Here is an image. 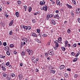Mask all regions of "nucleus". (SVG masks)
<instances>
[{"mask_svg": "<svg viewBox=\"0 0 80 80\" xmlns=\"http://www.w3.org/2000/svg\"><path fill=\"white\" fill-rule=\"evenodd\" d=\"M53 14H49V15H48L46 17V19L47 20H49L50 18H51L52 17H53Z\"/></svg>", "mask_w": 80, "mask_h": 80, "instance_id": "obj_1", "label": "nucleus"}, {"mask_svg": "<svg viewBox=\"0 0 80 80\" xmlns=\"http://www.w3.org/2000/svg\"><path fill=\"white\" fill-rule=\"evenodd\" d=\"M27 52L29 53V55H32L33 54V51L32 50H30L29 49H28L26 50Z\"/></svg>", "mask_w": 80, "mask_h": 80, "instance_id": "obj_2", "label": "nucleus"}, {"mask_svg": "<svg viewBox=\"0 0 80 80\" xmlns=\"http://www.w3.org/2000/svg\"><path fill=\"white\" fill-rule=\"evenodd\" d=\"M47 8H48V7L47 6H46V4L45 5V6H44L43 8H42V10H44L45 12L47 11Z\"/></svg>", "mask_w": 80, "mask_h": 80, "instance_id": "obj_3", "label": "nucleus"}, {"mask_svg": "<svg viewBox=\"0 0 80 80\" xmlns=\"http://www.w3.org/2000/svg\"><path fill=\"white\" fill-rule=\"evenodd\" d=\"M45 3V1L44 0L42 1H41L40 2V4L41 5H43Z\"/></svg>", "mask_w": 80, "mask_h": 80, "instance_id": "obj_4", "label": "nucleus"}, {"mask_svg": "<svg viewBox=\"0 0 80 80\" xmlns=\"http://www.w3.org/2000/svg\"><path fill=\"white\" fill-rule=\"evenodd\" d=\"M22 77H23V75L22 74H19L18 76V78L19 80H21L22 78Z\"/></svg>", "mask_w": 80, "mask_h": 80, "instance_id": "obj_5", "label": "nucleus"}, {"mask_svg": "<svg viewBox=\"0 0 80 80\" xmlns=\"http://www.w3.org/2000/svg\"><path fill=\"white\" fill-rule=\"evenodd\" d=\"M5 67V63H2L0 65V67L1 68H3V67Z\"/></svg>", "mask_w": 80, "mask_h": 80, "instance_id": "obj_6", "label": "nucleus"}, {"mask_svg": "<svg viewBox=\"0 0 80 80\" xmlns=\"http://www.w3.org/2000/svg\"><path fill=\"white\" fill-rule=\"evenodd\" d=\"M48 32H46V33H45L42 35L43 37H47L48 36Z\"/></svg>", "mask_w": 80, "mask_h": 80, "instance_id": "obj_7", "label": "nucleus"}, {"mask_svg": "<svg viewBox=\"0 0 80 80\" xmlns=\"http://www.w3.org/2000/svg\"><path fill=\"white\" fill-rule=\"evenodd\" d=\"M64 68H65V65H62L60 67V70H62V69H63Z\"/></svg>", "mask_w": 80, "mask_h": 80, "instance_id": "obj_8", "label": "nucleus"}, {"mask_svg": "<svg viewBox=\"0 0 80 80\" xmlns=\"http://www.w3.org/2000/svg\"><path fill=\"white\" fill-rule=\"evenodd\" d=\"M54 18H55L56 19H57H57H59V18H58V17H59V16H58V14H56L55 15H54Z\"/></svg>", "mask_w": 80, "mask_h": 80, "instance_id": "obj_9", "label": "nucleus"}, {"mask_svg": "<svg viewBox=\"0 0 80 80\" xmlns=\"http://www.w3.org/2000/svg\"><path fill=\"white\" fill-rule=\"evenodd\" d=\"M48 54H49V55H53L54 52H53V51H51V52H49Z\"/></svg>", "mask_w": 80, "mask_h": 80, "instance_id": "obj_10", "label": "nucleus"}, {"mask_svg": "<svg viewBox=\"0 0 80 80\" xmlns=\"http://www.w3.org/2000/svg\"><path fill=\"white\" fill-rule=\"evenodd\" d=\"M79 10L80 9H79V8H78L76 10V13H77V14H78V13H80V11Z\"/></svg>", "mask_w": 80, "mask_h": 80, "instance_id": "obj_11", "label": "nucleus"}, {"mask_svg": "<svg viewBox=\"0 0 80 80\" xmlns=\"http://www.w3.org/2000/svg\"><path fill=\"white\" fill-rule=\"evenodd\" d=\"M60 2L59 0H56V4H57V5H60Z\"/></svg>", "mask_w": 80, "mask_h": 80, "instance_id": "obj_12", "label": "nucleus"}, {"mask_svg": "<svg viewBox=\"0 0 80 80\" xmlns=\"http://www.w3.org/2000/svg\"><path fill=\"white\" fill-rule=\"evenodd\" d=\"M51 22L53 25H56V22H55L54 20L52 19L51 20Z\"/></svg>", "mask_w": 80, "mask_h": 80, "instance_id": "obj_13", "label": "nucleus"}, {"mask_svg": "<svg viewBox=\"0 0 80 80\" xmlns=\"http://www.w3.org/2000/svg\"><path fill=\"white\" fill-rule=\"evenodd\" d=\"M66 6H67V7H68V8H69V9H71V8H72V6L69 5L68 4H67L66 5Z\"/></svg>", "mask_w": 80, "mask_h": 80, "instance_id": "obj_14", "label": "nucleus"}, {"mask_svg": "<svg viewBox=\"0 0 80 80\" xmlns=\"http://www.w3.org/2000/svg\"><path fill=\"white\" fill-rule=\"evenodd\" d=\"M32 37H37V34L35 33H32Z\"/></svg>", "mask_w": 80, "mask_h": 80, "instance_id": "obj_15", "label": "nucleus"}, {"mask_svg": "<svg viewBox=\"0 0 80 80\" xmlns=\"http://www.w3.org/2000/svg\"><path fill=\"white\" fill-rule=\"evenodd\" d=\"M5 50L6 51H7V50H8V51H9V50H10V48L8 47H5Z\"/></svg>", "mask_w": 80, "mask_h": 80, "instance_id": "obj_16", "label": "nucleus"}, {"mask_svg": "<svg viewBox=\"0 0 80 80\" xmlns=\"http://www.w3.org/2000/svg\"><path fill=\"white\" fill-rule=\"evenodd\" d=\"M15 15H16L17 17H19V13L18 12H16L15 13Z\"/></svg>", "mask_w": 80, "mask_h": 80, "instance_id": "obj_17", "label": "nucleus"}, {"mask_svg": "<svg viewBox=\"0 0 80 80\" xmlns=\"http://www.w3.org/2000/svg\"><path fill=\"white\" fill-rule=\"evenodd\" d=\"M78 58H75L73 60V62H77L78 60Z\"/></svg>", "mask_w": 80, "mask_h": 80, "instance_id": "obj_18", "label": "nucleus"}, {"mask_svg": "<svg viewBox=\"0 0 80 80\" xmlns=\"http://www.w3.org/2000/svg\"><path fill=\"white\" fill-rule=\"evenodd\" d=\"M64 76L66 78H68V74L67 73H65L64 74Z\"/></svg>", "mask_w": 80, "mask_h": 80, "instance_id": "obj_19", "label": "nucleus"}, {"mask_svg": "<svg viewBox=\"0 0 80 80\" xmlns=\"http://www.w3.org/2000/svg\"><path fill=\"white\" fill-rule=\"evenodd\" d=\"M13 20L11 21L9 24V26H12L13 24Z\"/></svg>", "mask_w": 80, "mask_h": 80, "instance_id": "obj_20", "label": "nucleus"}, {"mask_svg": "<svg viewBox=\"0 0 80 80\" xmlns=\"http://www.w3.org/2000/svg\"><path fill=\"white\" fill-rule=\"evenodd\" d=\"M35 41H36V42H37L38 43H41V41H40L38 39H35Z\"/></svg>", "mask_w": 80, "mask_h": 80, "instance_id": "obj_21", "label": "nucleus"}, {"mask_svg": "<svg viewBox=\"0 0 80 80\" xmlns=\"http://www.w3.org/2000/svg\"><path fill=\"white\" fill-rule=\"evenodd\" d=\"M0 57L1 58H5V56L2 55H0Z\"/></svg>", "mask_w": 80, "mask_h": 80, "instance_id": "obj_22", "label": "nucleus"}, {"mask_svg": "<svg viewBox=\"0 0 80 80\" xmlns=\"http://www.w3.org/2000/svg\"><path fill=\"white\" fill-rule=\"evenodd\" d=\"M3 76L4 78H5L7 76V74H6L4 72L3 73Z\"/></svg>", "mask_w": 80, "mask_h": 80, "instance_id": "obj_23", "label": "nucleus"}, {"mask_svg": "<svg viewBox=\"0 0 80 80\" xmlns=\"http://www.w3.org/2000/svg\"><path fill=\"white\" fill-rule=\"evenodd\" d=\"M6 79H8V80H10V76H7L6 77Z\"/></svg>", "mask_w": 80, "mask_h": 80, "instance_id": "obj_24", "label": "nucleus"}, {"mask_svg": "<svg viewBox=\"0 0 80 80\" xmlns=\"http://www.w3.org/2000/svg\"><path fill=\"white\" fill-rule=\"evenodd\" d=\"M21 55L22 56H24L25 55V52H22L21 53Z\"/></svg>", "mask_w": 80, "mask_h": 80, "instance_id": "obj_25", "label": "nucleus"}, {"mask_svg": "<svg viewBox=\"0 0 80 80\" xmlns=\"http://www.w3.org/2000/svg\"><path fill=\"white\" fill-rule=\"evenodd\" d=\"M24 10L26 12L27 11V7L26 6H24Z\"/></svg>", "mask_w": 80, "mask_h": 80, "instance_id": "obj_26", "label": "nucleus"}, {"mask_svg": "<svg viewBox=\"0 0 80 80\" xmlns=\"http://www.w3.org/2000/svg\"><path fill=\"white\" fill-rule=\"evenodd\" d=\"M78 77V74H75L74 75V78H77V77Z\"/></svg>", "mask_w": 80, "mask_h": 80, "instance_id": "obj_27", "label": "nucleus"}, {"mask_svg": "<svg viewBox=\"0 0 80 80\" xmlns=\"http://www.w3.org/2000/svg\"><path fill=\"white\" fill-rule=\"evenodd\" d=\"M6 53L7 55H10V52L9 51H7L6 52Z\"/></svg>", "mask_w": 80, "mask_h": 80, "instance_id": "obj_28", "label": "nucleus"}, {"mask_svg": "<svg viewBox=\"0 0 80 80\" xmlns=\"http://www.w3.org/2000/svg\"><path fill=\"white\" fill-rule=\"evenodd\" d=\"M51 42V40H50L47 43V44L46 45H50V42Z\"/></svg>", "mask_w": 80, "mask_h": 80, "instance_id": "obj_29", "label": "nucleus"}, {"mask_svg": "<svg viewBox=\"0 0 80 80\" xmlns=\"http://www.w3.org/2000/svg\"><path fill=\"white\" fill-rule=\"evenodd\" d=\"M28 9H29V10H28L29 12H30L32 11V7H29Z\"/></svg>", "mask_w": 80, "mask_h": 80, "instance_id": "obj_30", "label": "nucleus"}, {"mask_svg": "<svg viewBox=\"0 0 80 80\" xmlns=\"http://www.w3.org/2000/svg\"><path fill=\"white\" fill-rule=\"evenodd\" d=\"M11 76H12V77H15V75L14 74V73H12L11 74Z\"/></svg>", "mask_w": 80, "mask_h": 80, "instance_id": "obj_31", "label": "nucleus"}, {"mask_svg": "<svg viewBox=\"0 0 80 80\" xmlns=\"http://www.w3.org/2000/svg\"><path fill=\"white\" fill-rule=\"evenodd\" d=\"M80 52H78V53L75 55L76 57H77L80 55Z\"/></svg>", "mask_w": 80, "mask_h": 80, "instance_id": "obj_32", "label": "nucleus"}, {"mask_svg": "<svg viewBox=\"0 0 80 80\" xmlns=\"http://www.w3.org/2000/svg\"><path fill=\"white\" fill-rule=\"evenodd\" d=\"M70 32H71V30H70V29H68L67 30V33H70Z\"/></svg>", "mask_w": 80, "mask_h": 80, "instance_id": "obj_33", "label": "nucleus"}, {"mask_svg": "<svg viewBox=\"0 0 80 80\" xmlns=\"http://www.w3.org/2000/svg\"><path fill=\"white\" fill-rule=\"evenodd\" d=\"M25 30H27L28 29V27L26 26H24V28Z\"/></svg>", "mask_w": 80, "mask_h": 80, "instance_id": "obj_34", "label": "nucleus"}, {"mask_svg": "<svg viewBox=\"0 0 80 80\" xmlns=\"http://www.w3.org/2000/svg\"><path fill=\"white\" fill-rule=\"evenodd\" d=\"M2 68V70H3V71H5L6 70V68L5 67H4L3 68Z\"/></svg>", "mask_w": 80, "mask_h": 80, "instance_id": "obj_35", "label": "nucleus"}, {"mask_svg": "<svg viewBox=\"0 0 80 80\" xmlns=\"http://www.w3.org/2000/svg\"><path fill=\"white\" fill-rule=\"evenodd\" d=\"M58 40H59V41H60V42L62 41V38L61 37L58 38Z\"/></svg>", "mask_w": 80, "mask_h": 80, "instance_id": "obj_36", "label": "nucleus"}, {"mask_svg": "<svg viewBox=\"0 0 80 80\" xmlns=\"http://www.w3.org/2000/svg\"><path fill=\"white\" fill-rule=\"evenodd\" d=\"M72 0V3H73L74 4H75V5H76V4H77L76 3V2L75 1V0Z\"/></svg>", "mask_w": 80, "mask_h": 80, "instance_id": "obj_37", "label": "nucleus"}, {"mask_svg": "<svg viewBox=\"0 0 80 80\" xmlns=\"http://www.w3.org/2000/svg\"><path fill=\"white\" fill-rule=\"evenodd\" d=\"M9 64H10V62H7L6 63V66H8V65H9Z\"/></svg>", "mask_w": 80, "mask_h": 80, "instance_id": "obj_38", "label": "nucleus"}, {"mask_svg": "<svg viewBox=\"0 0 80 80\" xmlns=\"http://www.w3.org/2000/svg\"><path fill=\"white\" fill-rule=\"evenodd\" d=\"M61 48H62V51H65L66 50V49L64 47H62Z\"/></svg>", "mask_w": 80, "mask_h": 80, "instance_id": "obj_39", "label": "nucleus"}, {"mask_svg": "<svg viewBox=\"0 0 80 80\" xmlns=\"http://www.w3.org/2000/svg\"><path fill=\"white\" fill-rule=\"evenodd\" d=\"M17 2L18 3V5H19L21 4V1H18Z\"/></svg>", "mask_w": 80, "mask_h": 80, "instance_id": "obj_40", "label": "nucleus"}, {"mask_svg": "<svg viewBox=\"0 0 80 80\" xmlns=\"http://www.w3.org/2000/svg\"><path fill=\"white\" fill-rule=\"evenodd\" d=\"M51 73H55V72L53 70H51L50 72Z\"/></svg>", "mask_w": 80, "mask_h": 80, "instance_id": "obj_41", "label": "nucleus"}, {"mask_svg": "<svg viewBox=\"0 0 80 80\" xmlns=\"http://www.w3.org/2000/svg\"><path fill=\"white\" fill-rule=\"evenodd\" d=\"M9 46L10 47H11V48H12L14 47V45L13 44H10L9 45Z\"/></svg>", "mask_w": 80, "mask_h": 80, "instance_id": "obj_42", "label": "nucleus"}, {"mask_svg": "<svg viewBox=\"0 0 80 80\" xmlns=\"http://www.w3.org/2000/svg\"><path fill=\"white\" fill-rule=\"evenodd\" d=\"M3 45L4 46H7V42H5L3 43Z\"/></svg>", "mask_w": 80, "mask_h": 80, "instance_id": "obj_43", "label": "nucleus"}, {"mask_svg": "<svg viewBox=\"0 0 80 80\" xmlns=\"http://www.w3.org/2000/svg\"><path fill=\"white\" fill-rule=\"evenodd\" d=\"M30 29H31V27L30 26H28V30H30Z\"/></svg>", "mask_w": 80, "mask_h": 80, "instance_id": "obj_44", "label": "nucleus"}, {"mask_svg": "<svg viewBox=\"0 0 80 80\" xmlns=\"http://www.w3.org/2000/svg\"><path fill=\"white\" fill-rule=\"evenodd\" d=\"M58 42H59V41L58 40H56L54 41V43H56V44H58Z\"/></svg>", "mask_w": 80, "mask_h": 80, "instance_id": "obj_45", "label": "nucleus"}, {"mask_svg": "<svg viewBox=\"0 0 80 80\" xmlns=\"http://www.w3.org/2000/svg\"><path fill=\"white\" fill-rule=\"evenodd\" d=\"M52 4L53 6H55V1L52 2Z\"/></svg>", "mask_w": 80, "mask_h": 80, "instance_id": "obj_46", "label": "nucleus"}, {"mask_svg": "<svg viewBox=\"0 0 80 80\" xmlns=\"http://www.w3.org/2000/svg\"><path fill=\"white\" fill-rule=\"evenodd\" d=\"M12 31H10L9 32V35H12Z\"/></svg>", "mask_w": 80, "mask_h": 80, "instance_id": "obj_47", "label": "nucleus"}, {"mask_svg": "<svg viewBox=\"0 0 80 80\" xmlns=\"http://www.w3.org/2000/svg\"><path fill=\"white\" fill-rule=\"evenodd\" d=\"M73 47H77V44L75 43L73 45Z\"/></svg>", "mask_w": 80, "mask_h": 80, "instance_id": "obj_48", "label": "nucleus"}, {"mask_svg": "<svg viewBox=\"0 0 80 80\" xmlns=\"http://www.w3.org/2000/svg\"><path fill=\"white\" fill-rule=\"evenodd\" d=\"M41 36H42V34L41 33H40L38 34V36L40 37V38H41Z\"/></svg>", "mask_w": 80, "mask_h": 80, "instance_id": "obj_49", "label": "nucleus"}, {"mask_svg": "<svg viewBox=\"0 0 80 80\" xmlns=\"http://www.w3.org/2000/svg\"><path fill=\"white\" fill-rule=\"evenodd\" d=\"M9 65V66H8V67H9L10 69H12V66L11 65Z\"/></svg>", "mask_w": 80, "mask_h": 80, "instance_id": "obj_50", "label": "nucleus"}, {"mask_svg": "<svg viewBox=\"0 0 80 80\" xmlns=\"http://www.w3.org/2000/svg\"><path fill=\"white\" fill-rule=\"evenodd\" d=\"M35 60H36V61H37V62H38V61H39V59H38V58H36L35 59Z\"/></svg>", "mask_w": 80, "mask_h": 80, "instance_id": "obj_51", "label": "nucleus"}, {"mask_svg": "<svg viewBox=\"0 0 80 80\" xmlns=\"http://www.w3.org/2000/svg\"><path fill=\"white\" fill-rule=\"evenodd\" d=\"M35 19H33V20H32V23H35Z\"/></svg>", "mask_w": 80, "mask_h": 80, "instance_id": "obj_52", "label": "nucleus"}, {"mask_svg": "<svg viewBox=\"0 0 80 80\" xmlns=\"http://www.w3.org/2000/svg\"><path fill=\"white\" fill-rule=\"evenodd\" d=\"M71 15L72 16H74V13H73V12L72 11L71 12Z\"/></svg>", "mask_w": 80, "mask_h": 80, "instance_id": "obj_53", "label": "nucleus"}, {"mask_svg": "<svg viewBox=\"0 0 80 80\" xmlns=\"http://www.w3.org/2000/svg\"><path fill=\"white\" fill-rule=\"evenodd\" d=\"M68 47H69V48H70L69 47H71V46H70V44H68L67 45Z\"/></svg>", "mask_w": 80, "mask_h": 80, "instance_id": "obj_54", "label": "nucleus"}, {"mask_svg": "<svg viewBox=\"0 0 80 80\" xmlns=\"http://www.w3.org/2000/svg\"><path fill=\"white\" fill-rule=\"evenodd\" d=\"M71 54L72 56H74V55H75V53H74L73 52H72Z\"/></svg>", "mask_w": 80, "mask_h": 80, "instance_id": "obj_55", "label": "nucleus"}, {"mask_svg": "<svg viewBox=\"0 0 80 80\" xmlns=\"http://www.w3.org/2000/svg\"><path fill=\"white\" fill-rule=\"evenodd\" d=\"M35 58L34 57H32V61H33V60H35Z\"/></svg>", "mask_w": 80, "mask_h": 80, "instance_id": "obj_56", "label": "nucleus"}, {"mask_svg": "<svg viewBox=\"0 0 80 80\" xmlns=\"http://www.w3.org/2000/svg\"><path fill=\"white\" fill-rule=\"evenodd\" d=\"M37 32L38 33H40V30L39 29H37Z\"/></svg>", "mask_w": 80, "mask_h": 80, "instance_id": "obj_57", "label": "nucleus"}, {"mask_svg": "<svg viewBox=\"0 0 80 80\" xmlns=\"http://www.w3.org/2000/svg\"><path fill=\"white\" fill-rule=\"evenodd\" d=\"M55 45L56 47H58L59 45H58V44H56Z\"/></svg>", "mask_w": 80, "mask_h": 80, "instance_id": "obj_58", "label": "nucleus"}, {"mask_svg": "<svg viewBox=\"0 0 80 80\" xmlns=\"http://www.w3.org/2000/svg\"><path fill=\"white\" fill-rule=\"evenodd\" d=\"M24 25H21V27L22 28H24Z\"/></svg>", "mask_w": 80, "mask_h": 80, "instance_id": "obj_59", "label": "nucleus"}, {"mask_svg": "<svg viewBox=\"0 0 80 80\" xmlns=\"http://www.w3.org/2000/svg\"><path fill=\"white\" fill-rule=\"evenodd\" d=\"M33 63H37V62L36 61V60H35L33 61Z\"/></svg>", "mask_w": 80, "mask_h": 80, "instance_id": "obj_60", "label": "nucleus"}, {"mask_svg": "<svg viewBox=\"0 0 80 80\" xmlns=\"http://www.w3.org/2000/svg\"><path fill=\"white\" fill-rule=\"evenodd\" d=\"M55 12L56 13H58V12H59V11H58V10H57Z\"/></svg>", "mask_w": 80, "mask_h": 80, "instance_id": "obj_61", "label": "nucleus"}, {"mask_svg": "<svg viewBox=\"0 0 80 80\" xmlns=\"http://www.w3.org/2000/svg\"><path fill=\"white\" fill-rule=\"evenodd\" d=\"M78 21L79 23H80V18H78Z\"/></svg>", "mask_w": 80, "mask_h": 80, "instance_id": "obj_62", "label": "nucleus"}, {"mask_svg": "<svg viewBox=\"0 0 80 80\" xmlns=\"http://www.w3.org/2000/svg\"><path fill=\"white\" fill-rule=\"evenodd\" d=\"M65 44H68V41H65Z\"/></svg>", "mask_w": 80, "mask_h": 80, "instance_id": "obj_63", "label": "nucleus"}, {"mask_svg": "<svg viewBox=\"0 0 80 80\" xmlns=\"http://www.w3.org/2000/svg\"><path fill=\"white\" fill-rule=\"evenodd\" d=\"M45 55L46 57H47V56H48V53H46L45 54Z\"/></svg>", "mask_w": 80, "mask_h": 80, "instance_id": "obj_64", "label": "nucleus"}]
</instances>
